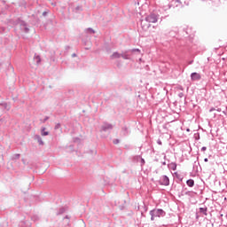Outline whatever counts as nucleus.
<instances>
[{"label":"nucleus","mask_w":227,"mask_h":227,"mask_svg":"<svg viewBox=\"0 0 227 227\" xmlns=\"http://www.w3.org/2000/svg\"><path fill=\"white\" fill-rule=\"evenodd\" d=\"M151 221H154L155 217H165L166 211L163 209H153L150 211Z\"/></svg>","instance_id":"nucleus-1"},{"label":"nucleus","mask_w":227,"mask_h":227,"mask_svg":"<svg viewBox=\"0 0 227 227\" xmlns=\"http://www.w3.org/2000/svg\"><path fill=\"white\" fill-rule=\"evenodd\" d=\"M145 20L146 22H151L153 24H155V22L159 20V14H157V12H151L149 15H147L145 18Z\"/></svg>","instance_id":"nucleus-2"},{"label":"nucleus","mask_w":227,"mask_h":227,"mask_svg":"<svg viewBox=\"0 0 227 227\" xmlns=\"http://www.w3.org/2000/svg\"><path fill=\"white\" fill-rule=\"evenodd\" d=\"M208 207L205 206L204 207H200L199 211L196 212V219L203 217V215H208Z\"/></svg>","instance_id":"nucleus-3"},{"label":"nucleus","mask_w":227,"mask_h":227,"mask_svg":"<svg viewBox=\"0 0 227 227\" xmlns=\"http://www.w3.org/2000/svg\"><path fill=\"white\" fill-rule=\"evenodd\" d=\"M158 184L160 185H165L166 187H168V185H169V177L166 175L161 176L160 180L158 181Z\"/></svg>","instance_id":"nucleus-4"},{"label":"nucleus","mask_w":227,"mask_h":227,"mask_svg":"<svg viewBox=\"0 0 227 227\" xmlns=\"http://www.w3.org/2000/svg\"><path fill=\"white\" fill-rule=\"evenodd\" d=\"M183 6H184V4H182V2L180 0H172L168 4V8H182Z\"/></svg>","instance_id":"nucleus-5"},{"label":"nucleus","mask_w":227,"mask_h":227,"mask_svg":"<svg viewBox=\"0 0 227 227\" xmlns=\"http://www.w3.org/2000/svg\"><path fill=\"white\" fill-rule=\"evenodd\" d=\"M191 79L192 81H201V74L200 73H192Z\"/></svg>","instance_id":"nucleus-6"},{"label":"nucleus","mask_w":227,"mask_h":227,"mask_svg":"<svg viewBox=\"0 0 227 227\" xmlns=\"http://www.w3.org/2000/svg\"><path fill=\"white\" fill-rule=\"evenodd\" d=\"M185 196H189V198H195L198 196V192H193V191H188L184 192Z\"/></svg>","instance_id":"nucleus-7"},{"label":"nucleus","mask_w":227,"mask_h":227,"mask_svg":"<svg viewBox=\"0 0 227 227\" xmlns=\"http://www.w3.org/2000/svg\"><path fill=\"white\" fill-rule=\"evenodd\" d=\"M176 163L171 162L168 164V169H171L172 171H176Z\"/></svg>","instance_id":"nucleus-8"},{"label":"nucleus","mask_w":227,"mask_h":227,"mask_svg":"<svg viewBox=\"0 0 227 227\" xmlns=\"http://www.w3.org/2000/svg\"><path fill=\"white\" fill-rule=\"evenodd\" d=\"M174 176H176L179 182L184 180V176H182V175H180L178 172H175Z\"/></svg>","instance_id":"nucleus-9"},{"label":"nucleus","mask_w":227,"mask_h":227,"mask_svg":"<svg viewBox=\"0 0 227 227\" xmlns=\"http://www.w3.org/2000/svg\"><path fill=\"white\" fill-rule=\"evenodd\" d=\"M186 185H188V187H194V179H188L186 181Z\"/></svg>","instance_id":"nucleus-10"},{"label":"nucleus","mask_w":227,"mask_h":227,"mask_svg":"<svg viewBox=\"0 0 227 227\" xmlns=\"http://www.w3.org/2000/svg\"><path fill=\"white\" fill-rule=\"evenodd\" d=\"M47 129L46 128H42L41 129V135L42 136H49V131H46Z\"/></svg>","instance_id":"nucleus-11"},{"label":"nucleus","mask_w":227,"mask_h":227,"mask_svg":"<svg viewBox=\"0 0 227 227\" xmlns=\"http://www.w3.org/2000/svg\"><path fill=\"white\" fill-rule=\"evenodd\" d=\"M35 60L36 61L37 65H40L42 59H40V56L35 55Z\"/></svg>","instance_id":"nucleus-12"},{"label":"nucleus","mask_w":227,"mask_h":227,"mask_svg":"<svg viewBox=\"0 0 227 227\" xmlns=\"http://www.w3.org/2000/svg\"><path fill=\"white\" fill-rule=\"evenodd\" d=\"M118 58H121V55L117 52H115L112 55V59H116Z\"/></svg>","instance_id":"nucleus-13"},{"label":"nucleus","mask_w":227,"mask_h":227,"mask_svg":"<svg viewBox=\"0 0 227 227\" xmlns=\"http://www.w3.org/2000/svg\"><path fill=\"white\" fill-rule=\"evenodd\" d=\"M136 12H137V16L141 17V11H140L139 7H138V9H137V7H136Z\"/></svg>","instance_id":"nucleus-14"},{"label":"nucleus","mask_w":227,"mask_h":227,"mask_svg":"<svg viewBox=\"0 0 227 227\" xmlns=\"http://www.w3.org/2000/svg\"><path fill=\"white\" fill-rule=\"evenodd\" d=\"M183 97H184V92H180V93L178 94V98H183Z\"/></svg>","instance_id":"nucleus-15"},{"label":"nucleus","mask_w":227,"mask_h":227,"mask_svg":"<svg viewBox=\"0 0 227 227\" xmlns=\"http://www.w3.org/2000/svg\"><path fill=\"white\" fill-rule=\"evenodd\" d=\"M223 214H220L219 215H218V219H220V221H223Z\"/></svg>","instance_id":"nucleus-16"},{"label":"nucleus","mask_w":227,"mask_h":227,"mask_svg":"<svg viewBox=\"0 0 227 227\" xmlns=\"http://www.w3.org/2000/svg\"><path fill=\"white\" fill-rule=\"evenodd\" d=\"M201 152H207V146H203V147L201 148Z\"/></svg>","instance_id":"nucleus-17"},{"label":"nucleus","mask_w":227,"mask_h":227,"mask_svg":"<svg viewBox=\"0 0 227 227\" xmlns=\"http://www.w3.org/2000/svg\"><path fill=\"white\" fill-rule=\"evenodd\" d=\"M177 88L178 90H181L182 91H184V87H182V85H179Z\"/></svg>","instance_id":"nucleus-18"},{"label":"nucleus","mask_w":227,"mask_h":227,"mask_svg":"<svg viewBox=\"0 0 227 227\" xmlns=\"http://www.w3.org/2000/svg\"><path fill=\"white\" fill-rule=\"evenodd\" d=\"M213 111H215V108L211 107V108L209 109V113H212Z\"/></svg>","instance_id":"nucleus-19"},{"label":"nucleus","mask_w":227,"mask_h":227,"mask_svg":"<svg viewBox=\"0 0 227 227\" xmlns=\"http://www.w3.org/2000/svg\"><path fill=\"white\" fill-rule=\"evenodd\" d=\"M144 209H145V212H147L148 211V207L144 206Z\"/></svg>","instance_id":"nucleus-20"},{"label":"nucleus","mask_w":227,"mask_h":227,"mask_svg":"<svg viewBox=\"0 0 227 227\" xmlns=\"http://www.w3.org/2000/svg\"><path fill=\"white\" fill-rule=\"evenodd\" d=\"M204 162H208V158H205Z\"/></svg>","instance_id":"nucleus-21"},{"label":"nucleus","mask_w":227,"mask_h":227,"mask_svg":"<svg viewBox=\"0 0 227 227\" xmlns=\"http://www.w3.org/2000/svg\"><path fill=\"white\" fill-rule=\"evenodd\" d=\"M162 166H166V161L161 162Z\"/></svg>","instance_id":"nucleus-22"},{"label":"nucleus","mask_w":227,"mask_h":227,"mask_svg":"<svg viewBox=\"0 0 227 227\" xmlns=\"http://www.w3.org/2000/svg\"><path fill=\"white\" fill-rule=\"evenodd\" d=\"M218 113H221V108L216 109Z\"/></svg>","instance_id":"nucleus-23"},{"label":"nucleus","mask_w":227,"mask_h":227,"mask_svg":"<svg viewBox=\"0 0 227 227\" xmlns=\"http://www.w3.org/2000/svg\"><path fill=\"white\" fill-rule=\"evenodd\" d=\"M158 144L159 145H162V142H160V140L158 141Z\"/></svg>","instance_id":"nucleus-24"},{"label":"nucleus","mask_w":227,"mask_h":227,"mask_svg":"<svg viewBox=\"0 0 227 227\" xmlns=\"http://www.w3.org/2000/svg\"><path fill=\"white\" fill-rule=\"evenodd\" d=\"M163 129H168V126L164 125V126H163Z\"/></svg>","instance_id":"nucleus-25"},{"label":"nucleus","mask_w":227,"mask_h":227,"mask_svg":"<svg viewBox=\"0 0 227 227\" xmlns=\"http://www.w3.org/2000/svg\"><path fill=\"white\" fill-rule=\"evenodd\" d=\"M189 65H192V61H190V62H189Z\"/></svg>","instance_id":"nucleus-26"},{"label":"nucleus","mask_w":227,"mask_h":227,"mask_svg":"<svg viewBox=\"0 0 227 227\" xmlns=\"http://www.w3.org/2000/svg\"><path fill=\"white\" fill-rule=\"evenodd\" d=\"M145 100H147V98H148L145 96Z\"/></svg>","instance_id":"nucleus-27"},{"label":"nucleus","mask_w":227,"mask_h":227,"mask_svg":"<svg viewBox=\"0 0 227 227\" xmlns=\"http://www.w3.org/2000/svg\"><path fill=\"white\" fill-rule=\"evenodd\" d=\"M143 164H145V160H143Z\"/></svg>","instance_id":"nucleus-28"},{"label":"nucleus","mask_w":227,"mask_h":227,"mask_svg":"<svg viewBox=\"0 0 227 227\" xmlns=\"http://www.w3.org/2000/svg\"><path fill=\"white\" fill-rule=\"evenodd\" d=\"M189 130H190V129H187V132H189Z\"/></svg>","instance_id":"nucleus-29"},{"label":"nucleus","mask_w":227,"mask_h":227,"mask_svg":"<svg viewBox=\"0 0 227 227\" xmlns=\"http://www.w3.org/2000/svg\"><path fill=\"white\" fill-rule=\"evenodd\" d=\"M164 159H166V155L164 156Z\"/></svg>","instance_id":"nucleus-30"}]
</instances>
